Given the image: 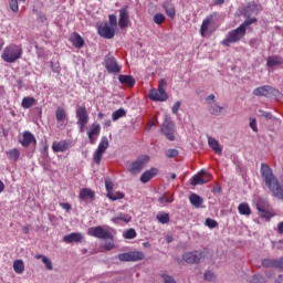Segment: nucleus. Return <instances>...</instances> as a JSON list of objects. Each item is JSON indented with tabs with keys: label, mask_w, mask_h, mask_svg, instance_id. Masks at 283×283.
Returning a JSON list of instances; mask_svg holds the SVG:
<instances>
[{
	"label": "nucleus",
	"mask_w": 283,
	"mask_h": 283,
	"mask_svg": "<svg viewBox=\"0 0 283 283\" xmlns=\"http://www.w3.org/2000/svg\"><path fill=\"white\" fill-rule=\"evenodd\" d=\"M261 177L273 197L283 200V176L277 179L272 168L263 163L261 164Z\"/></svg>",
	"instance_id": "nucleus-1"
},
{
	"label": "nucleus",
	"mask_w": 283,
	"mask_h": 283,
	"mask_svg": "<svg viewBox=\"0 0 283 283\" xmlns=\"http://www.w3.org/2000/svg\"><path fill=\"white\" fill-rule=\"evenodd\" d=\"M167 83L164 78H160L158 82V88H151L148 92V98L149 101L164 103L168 99V95L166 93Z\"/></svg>",
	"instance_id": "nucleus-2"
},
{
	"label": "nucleus",
	"mask_w": 283,
	"mask_h": 283,
	"mask_svg": "<svg viewBox=\"0 0 283 283\" xmlns=\"http://www.w3.org/2000/svg\"><path fill=\"white\" fill-rule=\"evenodd\" d=\"M1 56L6 63H15L22 56V48L17 44L8 45Z\"/></svg>",
	"instance_id": "nucleus-3"
},
{
	"label": "nucleus",
	"mask_w": 283,
	"mask_h": 283,
	"mask_svg": "<svg viewBox=\"0 0 283 283\" xmlns=\"http://www.w3.org/2000/svg\"><path fill=\"white\" fill-rule=\"evenodd\" d=\"M247 34L244 31V27H238L237 29H233L228 32L226 39L221 41V45H224V48H230L233 43H239V41L242 40V38Z\"/></svg>",
	"instance_id": "nucleus-4"
},
{
	"label": "nucleus",
	"mask_w": 283,
	"mask_h": 283,
	"mask_svg": "<svg viewBox=\"0 0 283 283\" xmlns=\"http://www.w3.org/2000/svg\"><path fill=\"white\" fill-rule=\"evenodd\" d=\"M88 237H93L99 240L114 241V235L108 229H104L102 226L88 228Z\"/></svg>",
	"instance_id": "nucleus-5"
},
{
	"label": "nucleus",
	"mask_w": 283,
	"mask_h": 283,
	"mask_svg": "<svg viewBox=\"0 0 283 283\" xmlns=\"http://www.w3.org/2000/svg\"><path fill=\"white\" fill-rule=\"evenodd\" d=\"M160 133L165 136V138L168 142H175V124L174 122L170 119V117L165 116L163 125L160 127Z\"/></svg>",
	"instance_id": "nucleus-6"
},
{
	"label": "nucleus",
	"mask_w": 283,
	"mask_h": 283,
	"mask_svg": "<svg viewBox=\"0 0 283 283\" xmlns=\"http://www.w3.org/2000/svg\"><path fill=\"white\" fill-rule=\"evenodd\" d=\"M75 117L77 118V127H80V133H85V127L88 124L90 116L85 106L77 107L75 111Z\"/></svg>",
	"instance_id": "nucleus-7"
},
{
	"label": "nucleus",
	"mask_w": 283,
	"mask_h": 283,
	"mask_svg": "<svg viewBox=\"0 0 283 283\" xmlns=\"http://www.w3.org/2000/svg\"><path fill=\"white\" fill-rule=\"evenodd\" d=\"M108 147V138L106 136L102 137V140H99V146H97V150L93 153V163H95V165H101L103 155L106 153Z\"/></svg>",
	"instance_id": "nucleus-8"
},
{
	"label": "nucleus",
	"mask_w": 283,
	"mask_h": 283,
	"mask_svg": "<svg viewBox=\"0 0 283 283\" xmlns=\"http://www.w3.org/2000/svg\"><path fill=\"white\" fill-rule=\"evenodd\" d=\"M117 259L122 262H138L145 259L142 251H130L117 254Z\"/></svg>",
	"instance_id": "nucleus-9"
},
{
	"label": "nucleus",
	"mask_w": 283,
	"mask_h": 283,
	"mask_svg": "<svg viewBox=\"0 0 283 283\" xmlns=\"http://www.w3.org/2000/svg\"><path fill=\"white\" fill-rule=\"evenodd\" d=\"M148 163L149 156H140L135 161H133V164H130V168H128V171H130L133 175H138L148 165Z\"/></svg>",
	"instance_id": "nucleus-10"
},
{
	"label": "nucleus",
	"mask_w": 283,
	"mask_h": 283,
	"mask_svg": "<svg viewBox=\"0 0 283 283\" xmlns=\"http://www.w3.org/2000/svg\"><path fill=\"white\" fill-rule=\"evenodd\" d=\"M212 176L206 171L201 170L197 175L192 176L190 179L191 186H199V185H206L211 181Z\"/></svg>",
	"instance_id": "nucleus-11"
},
{
	"label": "nucleus",
	"mask_w": 283,
	"mask_h": 283,
	"mask_svg": "<svg viewBox=\"0 0 283 283\" xmlns=\"http://www.w3.org/2000/svg\"><path fill=\"white\" fill-rule=\"evenodd\" d=\"M114 27L109 25L107 22H104L97 25V33L102 36V39H114L115 36Z\"/></svg>",
	"instance_id": "nucleus-12"
},
{
	"label": "nucleus",
	"mask_w": 283,
	"mask_h": 283,
	"mask_svg": "<svg viewBox=\"0 0 283 283\" xmlns=\"http://www.w3.org/2000/svg\"><path fill=\"white\" fill-rule=\"evenodd\" d=\"M203 254L200 251H191V252H186L182 254V260L187 263V264H198L201 259H202Z\"/></svg>",
	"instance_id": "nucleus-13"
},
{
	"label": "nucleus",
	"mask_w": 283,
	"mask_h": 283,
	"mask_svg": "<svg viewBox=\"0 0 283 283\" xmlns=\"http://www.w3.org/2000/svg\"><path fill=\"white\" fill-rule=\"evenodd\" d=\"M275 88L269 85L260 86L253 91L254 96H264L265 98H271V96H275Z\"/></svg>",
	"instance_id": "nucleus-14"
},
{
	"label": "nucleus",
	"mask_w": 283,
	"mask_h": 283,
	"mask_svg": "<svg viewBox=\"0 0 283 283\" xmlns=\"http://www.w3.org/2000/svg\"><path fill=\"white\" fill-rule=\"evenodd\" d=\"M269 209H270V206L265 200H263V199L258 200L256 210L259 211L260 217L262 219H271L272 214L269 211Z\"/></svg>",
	"instance_id": "nucleus-15"
},
{
	"label": "nucleus",
	"mask_w": 283,
	"mask_h": 283,
	"mask_svg": "<svg viewBox=\"0 0 283 283\" xmlns=\"http://www.w3.org/2000/svg\"><path fill=\"white\" fill-rule=\"evenodd\" d=\"M71 147H72V142L66 139H63L60 142H53V145H52V149L55 154L66 153L69 149H71Z\"/></svg>",
	"instance_id": "nucleus-16"
},
{
	"label": "nucleus",
	"mask_w": 283,
	"mask_h": 283,
	"mask_svg": "<svg viewBox=\"0 0 283 283\" xmlns=\"http://www.w3.org/2000/svg\"><path fill=\"white\" fill-rule=\"evenodd\" d=\"M19 143L22 147L28 148L32 143L36 144V139L31 132H23L22 136L19 137Z\"/></svg>",
	"instance_id": "nucleus-17"
},
{
	"label": "nucleus",
	"mask_w": 283,
	"mask_h": 283,
	"mask_svg": "<svg viewBox=\"0 0 283 283\" xmlns=\"http://www.w3.org/2000/svg\"><path fill=\"white\" fill-rule=\"evenodd\" d=\"M88 143H91V145H95L97 137L101 135V125L97 123H93V125H91V130H88Z\"/></svg>",
	"instance_id": "nucleus-18"
},
{
	"label": "nucleus",
	"mask_w": 283,
	"mask_h": 283,
	"mask_svg": "<svg viewBox=\"0 0 283 283\" xmlns=\"http://www.w3.org/2000/svg\"><path fill=\"white\" fill-rule=\"evenodd\" d=\"M70 42L71 44H73V48H75L76 50H82V48H84L85 45L84 39L77 32H73L71 34Z\"/></svg>",
	"instance_id": "nucleus-19"
},
{
	"label": "nucleus",
	"mask_w": 283,
	"mask_h": 283,
	"mask_svg": "<svg viewBox=\"0 0 283 283\" xmlns=\"http://www.w3.org/2000/svg\"><path fill=\"white\" fill-rule=\"evenodd\" d=\"M158 172H159V170L157 168H150V169L144 171V174H142V177L139 178V181H142V184L146 185L153 178H155L158 175Z\"/></svg>",
	"instance_id": "nucleus-20"
},
{
	"label": "nucleus",
	"mask_w": 283,
	"mask_h": 283,
	"mask_svg": "<svg viewBox=\"0 0 283 283\" xmlns=\"http://www.w3.org/2000/svg\"><path fill=\"white\" fill-rule=\"evenodd\" d=\"M129 23V12L128 7L122 8L119 10V28L125 29L128 27Z\"/></svg>",
	"instance_id": "nucleus-21"
},
{
	"label": "nucleus",
	"mask_w": 283,
	"mask_h": 283,
	"mask_svg": "<svg viewBox=\"0 0 283 283\" xmlns=\"http://www.w3.org/2000/svg\"><path fill=\"white\" fill-rule=\"evenodd\" d=\"M213 19H214V14H209L202 20L200 30H199L201 36H206V33L209 30L210 24L213 22Z\"/></svg>",
	"instance_id": "nucleus-22"
},
{
	"label": "nucleus",
	"mask_w": 283,
	"mask_h": 283,
	"mask_svg": "<svg viewBox=\"0 0 283 283\" xmlns=\"http://www.w3.org/2000/svg\"><path fill=\"white\" fill-rule=\"evenodd\" d=\"M83 240V234L81 232H71L70 234L64 235V242L71 243H81Z\"/></svg>",
	"instance_id": "nucleus-23"
},
{
	"label": "nucleus",
	"mask_w": 283,
	"mask_h": 283,
	"mask_svg": "<svg viewBox=\"0 0 283 283\" xmlns=\"http://www.w3.org/2000/svg\"><path fill=\"white\" fill-rule=\"evenodd\" d=\"M161 7L165 10V13L167 14V17H169L170 19L176 18V7L171 1H165L161 4Z\"/></svg>",
	"instance_id": "nucleus-24"
},
{
	"label": "nucleus",
	"mask_w": 283,
	"mask_h": 283,
	"mask_svg": "<svg viewBox=\"0 0 283 283\" xmlns=\"http://www.w3.org/2000/svg\"><path fill=\"white\" fill-rule=\"evenodd\" d=\"M208 105H209L208 112L212 116H220L222 114V112L224 111V107L219 106L217 104V102H209Z\"/></svg>",
	"instance_id": "nucleus-25"
},
{
	"label": "nucleus",
	"mask_w": 283,
	"mask_h": 283,
	"mask_svg": "<svg viewBox=\"0 0 283 283\" xmlns=\"http://www.w3.org/2000/svg\"><path fill=\"white\" fill-rule=\"evenodd\" d=\"M117 80L126 87H134L136 85V80L132 75H119Z\"/></svg>",
	"instance_id": "nucleus-26"
},
{
	"label": "nucleus",
	"mask_w": 283,
	"mask_h": 283,
	"mask_svg": "<svg viewBox=\"0 0 283 283\" xmlns=\"http://www.w3.org/2000/svg\"><path fill=\"white\" fill-rule=\"evenodd\" d=\"M106 70L108 72H120L122 67L118 65L115 57L106 59Z\"/></svg>",
	"instance_id": "nucleus-27"
},
{
	"label": "nucleus",
	"mask_w": 283,
	"mask_h": 283,
	"mask_svg": "<svg viewBox=\"0 0 283 283\" xmlns=\"http://www.w3.org/2000/svg\"><path fill=\"white\" fill-rule=\"evenodd\" d=\"M268 67H275V65H283V57L281 55H272L266 59Z\"/></svg>",
	"instance_id": "nucleus-28"
},
{
	"label": "nucleus",
	"mask_w": 283,
	"mask_h": 283,
	"mask_svg": "<svg viewBox=\"0 0 283 283\" xmlns=\"http://www.w3.org/2000/svg\"><path fill=\"white\" fill-rule=\"evenodd\" d=\"M208 145H209V148H211L214 151V154L219 156L222 155V149L216 138L208 137Z\"/></svg>",
	"instance_id": "nucleus-29"
},
{
	"label": "nucleus",
	"mask_w": 283,
	"mask_h": 283,
	"mask_svg": "<svg viewBox=\"0 0 283 283\" xmlns=\"http://www.w3.org/2000/svg\"><path fill=\"white\" fill-rule=\"evenodd\" d=\"M95 192L90 188H84L80 191V200H94Z\"/></svg>",
	"instance_id": "nucleus-30"
},
{
	"label": "nucleus",
	"mask_w": 283,
	"mask_h": 283,
	"mask_svg": "<svg viewBox=\"0 0 283 283\" xmlns=\"http://www.w3.org/2000/svg\"><path fill=\"white\" fill-rule=\"evenodd\" d=\"M261 265L265 269H279V259H263Z\"/></svg>",
	"instance_id": "nucleus-31"
},
{
	"label": "nucleus",
	"mask_w": 283,
	"mask_h": 283,
	"mask_svg": "<svg viewBox=\"0 0 283 283\" xmlns=\"http://www.w3.org/2000/svg\"><path fill=\"white\" fill-rule=\"evenodd\" d=\"M238 212L244 217H250L252 214L251 208L247 202H242L238 206Z\"/></svg>",
	"instance_id": "nucleus-32"
},
{
	"label": "nucleus",
	"mask_w": 283,
	"mask_h": 283,
	"mask_svg": "<svg viewBox=\"0 0 283 283\" xmlns=\"http://www.w3.org/2000/svg\"><path fill=\"white\" fill-rule=\"evenodd\" d=\"M156 220L160 224H168L170 222V216L166 211H160L156 214Z\"/></svg>",
	"instance_id": "nucleus-33"
},
{
	"label": "nucleus",
	"mask_w": 283,
	"mask_h": 283,
	"mask_svg": "<svg viewBox=\"0 0 283 283\" xmlns=\"http://www.w3.org/2000/svg\"><path fill=\"white\" fill-rule=\"evenodd\" d=\"M6 155L8 156L9 160L18 161L20 159L21 153L18 148H13L6 151Z\"/></svg>",
	"instance_id": "nucleus-34"
},
{
	"label": "nucleus",
	"mask_w": 283,
	"mask_h": 283,
	"mask_svg": "<svg viewBox=\"0 0 283 283\" xmlns=\"http://www.w3.org/2000/svg\"><path fill=\"white\" fill-rule=\"evenodd\" d=\"M189 201L195 208H200L203 203V199L196 193L189 196Z\"/></svg>",
	"instance_id": "nucleus-35"
},
{
	"label": "nucleus",
	"mask_w": 283,
	"mask_h": 283,
	"mask_svg": "<svg viewBox=\"0 0 283 283\" xmlns=\"http://www.w3.org/2000/svg\"><path fill=\"white\" fill-rule=\"evenodd\" d=\"M13 269L17 274H23V272L25 270L23 260H21V259L15 260L13 262Z\"/></svg>",
	"instance_id": "nucleus-36"
},
{
	"label": "nucleus",
	"mask_w": 283,
	"mask_h": 283,
	"mask_svg": "<svg viewBox=\"0 0 283 283\" xmlns=\"http://www.w3.org/2000/svg\"><path fill=\"white\" fill-rule=\"evenodd\" d=\"M22 108L23 109H30V107H33L36 105V99L34 97H24L22 99Z\"/></svg>",
	"instance_id": "nucleus-37"
},
{
	"label": "nucleus",
	"mask_w": 283,
	"mask_h": 283,
	"mask_svg": "<svg viewBox=\"0 0 283 283\" xmlns=\"http://www.w3.org/2000/svg\"><path fill=\"white\" fill-rule=\"evenodd\" d=\"M66 112L63 107H57V111H56V120L59 124H64L65 120H66Z\"/></svg>",
	"instance_id": "nucleus-38"
},
{
	"label": "nucleus",
	"mask_w": 283,
	"mask_h": 283,
	"mask_svg": "<svg viewBox=\"0 0 283 283\" xmlns=\"http://www.w3.org/2000/svg\"><path fill=\"white\" fill-rule=\"evenodd\" d=\"M106 197H108L111 201H117L123 200L125 195L122 191H109L108 193H106Z\"/></svg>",
	"instance_id": "nucleus-39"
},
{
	"label": "nucleus",
	"mask_w": 283,
	"mask_h": 283,
	"mask_svg": "<svg viewBox=\"0 0 283 283\" xmlns=\"http://www.w3.org/2000/svg\"><path fill=\"white\" fill-rule=\"evenodd\" d=\"M126 116V111L124 108H119L113 112V122H117L118 119Z\"/></svg>",
	"instance_id": "nucleus-40"
},
{
	"label": "nucleus",
	"mask_w": 283,
	"mask_h": 283,
	"mask_svg": "<svg viewBox=\"0 0 283 283\" xmlns=\"http://www.w3.org/2000/svg\"><path fill=\"white\" fill-rule=\"evenodd\" d=\"M205 226H206L207 228H209V229H216V228L219 226V223H218V221L214 220V219L207 218V219L205 220Z\"/></svg>",
	"instance_id": "nucleus-41"
},
{
	"label": "nucleus",
	"mask_w": 283,
	"mask_h": 283,
	"mask_svg": "<svg viewBox=\"0 0 283 283\" xmlns=\"http://www.w3.org/2000/svg\"><path fill=\"white\" fill-rule=\"evenodd\" d=\"M153 21L156 23V24H161L166 21V15L163 14V13H156L154 17H153Z\"/></svg>",
	"instance_id": "nucleus-42"
},
{
	"label": "nucleus",
	"mask_w": 283,
	"mask_h": 283,
	"mask_svg": "<svg viewBox=\"0 0 283 283\" xmlns=\"http://www.w3.org/2000/svg\"><path fill=\"white\" fill-rule=\"evenodd\" d=\"M137 235L135 229H128L126 230V232H124V239L126 240H133L135 239Z\"/></svg>",
	"instance_id": "nucleus-43"
},
{
	"label": "nucleus",
	"mask_w": 283,
	"mask_h": 283,
	"mask_svg": "<svg viewBox=\"0 0 283 283\" xmlns=\"http://www.w3.org/2000/svg\"><path fill=\"white\" fill-rule=\"evenodd\" d=\"M255 22H258L256 18H249V19H245L244 22L242 24H240L239 27H243V30L247 32V28Z\"/></svg>",
	"instance_id": "nucleus-44"
},
{
	"label": "nucleus",
	"mask_w": 283,
	"mask_h": 283,
	"mask_svg": "<svg viewBox=\"0 0 283 283\" xmlns=\"http://www.w3.org/2000/svg\"><path fill=\"white\" fill-rule=\"evenodd\" d=\"M158 202H159L160 205H170V203L174 202V199H172L171 197H169V196H163V197H160V198L158 199Z\"/></svg>",
	"instance_id": "nucleus-45"
},
{
	"label": "nucleus",
	"mask_w": 283,
	"mask_h": 283,
	"mask_svg": "<svg viewBox=\"0 0 283 283\" xmlns=\"http://www.w3.org/2000/svg\"><path fill=\"white\" fill-rule=\"evenodd\" d=\"M108 25L116 30V28H117V17L115 14L108 15Z\"/></svg>",
	"instance_id": "nucleus-46"
},
{
	"label": "nucleus",
	"mask_w": 283,
	"mask_h": 283,
	"mask_svg": "<svg viewBox=\"0 0 283 283\" xmlns=\"http://www.w3.org/2000/svg\"><path fill=\"white\" fill-rule=\"evenodd\" d=\"M165 155L167 158L172 159L179 155V151L177 149H168L166 150Z\"/></svg>",
	"instance_id": "nucleus-47"
},
{
	"label": "nucleus",
	"mask_w": 283,
	"mask_h": 283,
	"mask_svg": "<svg viewBox=\"0 0 283 283\" xmlns=\"http://www.w3.org/2000/svg\"><path fill=\"white\" fill-rule=\"evenodd\" d=\"M203 277H205V280L208 281V282H213V281H216V275H214V273H212L211 271L205 272Z\"/></svg>",
	"instance_id": "nucleus-48"
},
{
	"label": "nucleus",
	"mask_w": 283,
	"mask_h": 283,
	"mask_svg": "<svg viewBox=\"0 0 283 283\" xmlns=\"http://www.w3.org/2000/svg\"><path fill=\"white\" fill-rule=\"evenodd\" d=\"M251 283H266L265 279L262 275H253Z\"/></svg>",
	"instance_id": "nucleus-49"
},
{
	"label": "nucleus",
	"mask_w": 283,
	"mask_h": 283,
	"mask_svg": "<svg viewBox=\"0 0 283 283\" xmlns=\"http://www.w3.org/2000/svg\"><path fill=\"white\" fill-rule=\"evenodd\" d=\"M10 8L13 12H18L19 11V3L18 0H10L9 1Z\"/></svg>",
	"instance_id": "nucleus-50"
},
{
	"label": "nucleus",
	"mask_w": 283,
	"mask_h": 283,
	"mask_svg": "<svg viewBox=\"0 0 283 283\" xmlns=\"http://www.w3.org/2000/svg\"><path fill=\"white\" fill-rule=\"evenodd\" d=\"M180 107H181V102H180V101L176 102V103L172 105V107H171V113H172L174 115H178V112H179Z\"/></svg>",
	"instance_id": "nucleus-51"
},
{
	"label": "nucleus",
	"mask_w": 283,
	"mask_h": 283,
	"mask_svg": "<svg viewBox=\"0 0 283 283\" xmlns=\"http://www.w3.org/2000/svg\"><path fill=\"white\" fill-rule=\"evenodd\" d=\"M42 262L45 264L48 271H52L53 270L52 262H51V260L49 258L43 256Z\"/></svg>",
	"instance_id": "nucleus-52"
},
{
	"label": "nucleus",
	"mask_w": 283,
	"mask_h": 283,
	"mask_svg": "<svg viewBox=\"0 0 283 283\" xmlns=\"http://www.w3.org/2000/svg\"><path fill=\"white\" fill-rule=\"evenodd\" d=\"M161 277L164 280V283H177L176 280L168 274H163Z\"/></svg>",
	"instance_id": "nucleus-53"
},
{
	"label": "nucleus",
	"mask_w": 283,
	"mask_h": 283,
	"mask_svg": "<svg viewBox=\"0 0 283 283\" xmlns=\"http://www.w3.org/2000/svg\"><path fill=\"white\" fill-rule=\"evenodd\" d=\"M249 127L254 132V133H258V126H256V119L255 118H252L250 120V124H249Z\"/></svg>",
	"instance_id": "nucleus-54"
},
{
	"label": "nucleus",
	"mask_w": 283,
	"mask_h": 283,
	"mask_svg": "<svg viewBox=\"0 0 283 283\" xmlns=\"http://www.w3.org/2000/svg\"><path fill=\"white\" fill-rule=\"evenodd\" d=\"M61 208H63L66 212H70L72 210V206L70 202H61Z\"/></svg>",
	"instance_id": "nucleus-55"
},
{
	"label": "nucleus",
	"mask_w": 283,
	"mask_h": 283,
	"mask_svg": "<svg viewBox=\"0 0 283 283\" xmlns=\"http://www.w3.org/2000/svg\"><path fill=\"white\" fill-rule=\"evenodd\" d=\"M104 250L112 251L115 248L114 242L104 243Z\"/></svg>",
	"instance_id": "nucleus-56"
},
{
	"label": "nucleus",
	"mask_w": 283,
	"mask_h": 283,
	"mask_svg": "<svg viewBox=\"0 0 283 283\" xmlns=\"http://www.w3.org/2000/svg\"><path fill=\"white\" fill-rule=\"evenodd\" d=\"M114 184L111 181H106V191L113 192Z\"/></svg>",
	"instance_id": "nucleus-57"
},
{
	"label": "nucleus",
	"mask_w": 283,
	"mask_h": 283,
	"mask_svg": "<svg viewBox=\"0 0 283 283\" xmlns=\"http://www.w3.org/2000/svg\"><path fill=\"white\" fill-rule=\"evenodd\" d=\"M277 269L283 271V256L277 258Z\"/></svg>",
	"instance_id": "nucleus-58"
},
{
	"label": "nucleus",
	"mask_w": 283,
	"mask_h": 283,
	"mask_svg": "<svg viewBox=\"0 0 283 283\" xmlns=\"http://www.w3.org/2000/svg\"><path fill=\"white\" fill-rule=\"evenodd\" d=\"M277 232L283 235V221L277 223Z\"/></svg>",
	"instance_id": "nucleus-59"
},
{
	"label": "nucleus",
	"mask_w": 283,
	"mask_h": 283,
	"mask_svg": "<svg viewBox=\"0 0 283 283\" xmlns=\"http://www.w3.org/2000/svg\"><path fill=\"white\" fill-rule=\"evenodd\" d=\"M214 98L216 96L213 94H210L206 97V101H212V103H216Z\"/></svg>",
	"instance_id": "nucleus-60"
},
{
	"label": "nucleus",
	"mask_w": 283,
	"mask_h": 283,
	"mask_svg": "<svg viewBox=\"0 0 283 283\" xmlns=\"http://www.w3.org/2000/svg\"><path fill=\"white\" fill-rule=\"evenodd\" d=\"M226 0H213L212 4L213 6H219V4H223Z\"/></svg>",
	"instance_id": "nucleus-61"
},
{
	"label": "nucleus",
	"mask_w": 283,
	"mask_h": 283,
	"mask_svg": "<svg viewBox=\"0 0 283 283\" xmlns=\"http://www.w3.org/2000/svg\"><path fill=\"white\" fill-rule=\"evenodd\" d=\"M4 182L2 180H0V195L4 191Z\"/></svg>",
	"instance_id": "nucleus-62"
},
{
	"label": "nucleus",
	"mask_w": 283,
	"mask_h": 283,
	"mask_svg": "<svg viewBox=\"0 0 283 283\" xmlns=\"http://www.w3.org/2000/svg\"><path fill=\"white\" fill-rule=\"evenodd\" d=\"M30 230H31V227H30V226H25V227L23 228V232H24L25 234H29V233H30Z\"/></svg>",
	"instance_id": "nucleus-63"
},
{
	"label": "nucleus",
	"mask_w": 283,
	"mask_h": 283,
	"mask_svg": "<svg viewBox=\"0 0 283 283\" xmlns=\"http://www.w3.org/2000/svg\"><path fill=\"white\" fill-rule=\"evenodd\" d=\"M154 126V122H149L146 126V130L149 132Z\"/></svg>",
	"instance_id": "nucleus-64"
}]
</instances>
